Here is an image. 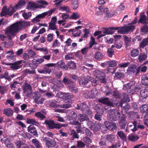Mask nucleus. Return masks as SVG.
I'll use <instances>...</instances> for the list:
<instances>
[{
	"label": "nucleus",
	"instance_id": "f257e3e1",
	"mask_svg": "<svg viewBox=\"0 0 148 148\" xmlns=\"http://www.w3.org/2000/svg\"><path fill=\"white\" fill-rule=\"evenodd\" d=\"M62 82L71 92L76 93L78 89L75 82L71 79L65 77L63 78Z\"/></svg>",
	"mask_w": 148,
	"mask_h": 148
},
{
	"label": "nucleus",
	"instance_id": "f03ea898",
	"mask_svg": "<svg viewBox=\"0 0 148 148\" xmlns=\"http://www.w3.org/2000/svg\"><path fill=\"white\" fill-rule=\"evenodd\" d=\"M47 125L48 128L50 129H60L62 127H65L66 125L64 124L56 123L54 121L51 119H46L44 122Z\"/></svg>",
	"mask_w": 148,
	"mask_h": 148
},
{
	"label": "nucleus",
	"instance_id": "7ed1b4c3",
	"mask_svg": "<svg viewBox=\"0 0 148 148\" xmlns=\"http://www.w3.org/2000/svg\"><path fill=\"white\" fill-rule=\"evenodd\" d=\"M18 26L17 23H14L7 28L5 33L10 34L14 37L20 30Z\"/></svg>",
	"mask_w": 148,
	"mask_h": 148
},
{
	"label": "nucleus",
	"instance_id": "20e7f679",
	"mask_svg": "<svg viewBox=\"0 0 148 148\" xmlns=\"http://www.w3.org/2000/svg\"><path fill=\"white\" fill-rule=\"evenodd\" d=\"M94 76L96 78H98L100 82L103 84H105L106 80L105 78L106 75L104 73L100 70H96L93 72Z\"/></svg>",
	"mask_w": 148,
	"mask_h": 148
},
{
	"label": "nucleus",
	"instance_id": "39448f33",
	"mask_svg": "<svg viewBox=\"0 0 148 148\" xmlns=\"http://www.w3.org/2000/svg\"><path fill=\"white\" fill-rule=\"evenodd\" d=\"M121 114L119 111L116 109H111L109 114L110 119L111 121H116L120 118Z\"/></svg>",
	"mask_w": 148,
	"mask_h": 148
},
{
	"label": "nucleus",
	"instance_id": "423d86ee",
	"mask_svg": "<svg viewBox=\"0 0 148 148\" xmlns=\"http://www.w3.org/2000/svg\"><path fill=\"white\" fill-rule=\"evenodd\" d=\"M23 92H27L26 96L29 97L32 93V88L31 86L29 84L25 82L22 86Z\"/></svg>",
	"mask_w": 148,
	"mask_h": 148
},
{
	"label": "nucleus",
	"instance_id": "0eeeda50",
	"mask_svg": "<svg viewBox=\"0 0 148 148\" xmlns=\"http://www.w3.org/2000/svg\"><path fill=\"white\" fill-rule=\"evenodd\" d=\"M45 141V145L46 147L48 148L54 147L56 145V142L53 139H51L47 137H45L44 139Z\"/></svg>",
	"mask_w": 148,
	"mask_h": 148
},
{
	"label": "nucleus",
	"instance_id": "6e6552de",
	"mask_svg": "<svg viewBox=\"0 0 148 148\" xmlns=\"http://www.w3.org/2000/svg\"><path fill=\"white\" fill-rule=\"evenodd\" d=\"M44 8L45 7L44 6L39 5L33 1H30L28 3L26 8L28 10H34L37 8Z\"/></svg>",
	"mask_w": 148,
	"mask_h": 148
},
{
	"label": "nucleus",
	"instance_id": "1a4fd4ad",
	"mask_svg": "<svg viewBox=\"0 0 148 148\" xmlns=\"http://www.w3.org/2000/svg\"><path fill=\"white\" fill-rule=\"evenodd\" d=\"M44 61L43 59L38 58L37 59H33L32 61V63L29 64V66L31 68L36 69L38 66V64H40Z\"/></svg>",
	"mask_w": 148,
	"mask_h": 148
},
{
	"label": "nucleus",
	"instance_id": "9d476101",
	"mask_svg": "<svg viewBox=\"0 0 148 148\" xmlns=\"http://www.w3.org/2000/svg\"><path fill=\"white\" fill-rule=\"evenodd\" d=\"M138 23H140L143 25H148V18L144 12H142L140 15L139 20L138 21Z\"/></svg>",
	"mask_w": 148,
	"mask_h": 148
},
{
	"label": "nucleus",
	"instance_id": "9b49d317",
	"mask_svg": "<svg viewBox=\"0 0 148 148\" xmlns=\"http://www.w3.org/2000/svg\"><path fill=\"white\" fill-rule=\"evenodd\" d=\"M104 124L106 127L110 130H114L116 128V125L115 123L106 121Z\"/></svg>",
	"mask_w": 148,
	"mask_h": 148
},
{
	"label": "nucleus",
	"instance_id": "f8f14e48",
	"mask_svg": "<svg viewBox=\"0 0 148 148\" xmlns=\"http://www.w3.org/2000/svg\"><path fill=\"white\" fill-rule=\"evenodd\" d=\"M123 98L121 99L120 102H119V103H116V104H119L120 106H123V104H124L125 103H128L130 101L129 96L125 93H123Z\"/></svg>",
	"mask_w": 148,
	"mask_h": 148
},
{
	"label": "nucleus",
	"instance_id": "ddd939ff",
	"mask_svg": "<svg viewBox=\"0 0 148 148\" xmlns=\"http://www.w3.org/2000/svg\"><path fill=\"white\" fill-rule=\"evenodd\" d=\"M132 124L134 126V127L133 128H131L130 129L133 132L137 131L138 129H143L145 128L144 125H140L139 123H138L137 121H133Z\"/></svg>",
	"mask_w": 148,
	"mask_h": 148
},
{
	"label": "nucleus",
	"instance_id": "4468645a",
	"mask_svg": "<svg viewBox=\"0 0 148 148\" xmlns=\"http://www.w3.org/2000/svg\"><path fill=\"white\" fill-rule=\"evenodd\" d=\"M99 101L103 104H106L108 106H114L113 104L111 102L110 99L108 98H101L99 99Z\"/></svg>",
	"mask_w": 148,
	"mask_h": 148
},
{
	"label": "nucleus",
	"instance_id": "2eb2a0df",
	"mask_svg": "<svg viewBox=\"0 0 148 148\" xmlns=\"http://www.w3.org/2000/svg\"><path fill=\"white\" fill-rule=\"evenodd\" d=\"M125 118L124 115L123 114L121 117V119L119 123L120 127L121 129H124L126 125L127 122Z\"/></svg>",
	"mask_w": 148,
	"mask_h": 148
},
{
	"label": "nucleus",
	"instance_id": "dca6fc26",
	"mask_svg": "<svg viewBox=\"0 0 148 148\" xmlns=\"http://www.w3.org/2000/svg\"><path fill=\"white\" fill-rule=\"evenodd\" d=\"M119 28V27H111L105 29L104 31L103 32V33L107 34H112L114 32V30H118Z\"/></svg>",
	"mask_w": 148,
	"mask_h": 148
},
{
	"label": "nucleus",
	"instance_id": "f3484780",
	"mask_svg": "<svg viewBox=\"0 0 148 148\" xmlns=\"http://www.w3.org/2000/svg\"><path fill=\"white\" fill-rule=\"evenodd\" d=\"M21 61H18L17 62H14L13 63L10 64V68L13 70H17L21 68L22 67V65H20L21 64Z\"/></svg>",
	"mask_w": 148,
	"mask_h": 148
},
{
	"label": "nucleus",
	"instance_id": "a211bd4d",
	"mask_svg": "<svg viewBox=\"0 0 148 148\" xmlns=\"http://www.w3.org/2000/svg\"><path fill=\"white\" fill-rule=\"evenodd\" d=\"M98 91L96 88H93L89 91L87 94V96L89 98H94L97 95Z\"/></svg>",
	"mask_w": 148,
	"mask_h": 148
},
{
	"label": "nucleus",
	"instance_id": "6ab92c4d",
	"mask_svg": "<svg viewBox=\"0 0 148 148\" xmlns=\"http://www.w3.org/2000/svg\"><path fill=\"white\" fill-rule=\"evenodd\" d=\"M118 33L120 34H127L129 32L127 26H124L123 27H119Z\"/></svg>",
	"mask_w": 148,
	"mask_h": 148
},
{
	"label": "nucleus",
	"instance_id": "aec40b11",
	"mask_svg": "<svg viewBox=\"0 0 148 148\" xmlns=\"http://www.w3.org/2000/svg\"><path fill=\"white\" fill-rule=\"evenodd\" d=\"M60 94L63 96V97H60L62 98V99H70L73 98L74 96L71 93H66L59 92L58 94Z\"/></svg>",
	"mask_w": 148,
	"mask_h": 148
},
{
	"label": "nucleus",
	"instance_id": "412c9836",
	"mask_svg": "<svg viewBox=\"0 0 148 148\" xmlns=\"http://www.w3.org/2000/svg\"><path fill=\"white\" fill-rule=\"evenodd\" d=\"M28 132L32 134L33 136L37 135V132L35 127L33 125H31L27 128Z\"/></svg>",
	"mask_w": 148,
	"mask_h": 148
},
{
	"label": "nucleus",
	"instance_id": "4be33fe9",
	"mask_svg": "<svg viewBox=\"0 0 148 148\" xmlns=\"http://www.w3.org/2000/svg\"><path fill=\"white\" fill-rule=\"evenodd\" d=\"M20 30L23 27H26L30 25V22L28 21H23L17 22Z\"/></svg>",
	"mask_w": 148,
	"mask_h": 148
},
{
	"label": "nucleus",
	"instance_id": "5701e85b",
	"mask_svg": "<svg viewBox=\"0 0 148 148\" xmlns=\"http://www.w3.org/2000/svg\"><path fill=\"white\" fill-rule=\"evenodd\" d=\"M78 119L80 122L87 121L90 120L86 114H79L78 116Z\"/></svg>",
	"mask_w": 148,
	"mask_h": 148
},
{
	"label": "nucleus",
	"instance_id": "b1692460",
	"mask_svg": "<svg viewBox=\"0 0 148 148\" xmlns=\"http://www.w3.org/2000/svg\"><path fill=\"white\" fill-rule=\"evenodd\" d=\"M104 56L101 52L97 51L95 52L94 55V58L97 60L100 61L103 59Z\"/></svg>",
	"mask_w": 148,
	"mask_h": 148
},
{
	"label": "nucleus",
	"instance_id": "393cba45",
	"mask_svg": "<svg viewBox=\"0 0 148 148\" xmlns=\"http://www.w3.org/2000/svg\"><path fill=\"white\" fill-rule=\"evenodd\" d=\"M13 44L14 43L12 41L8 40L6 41L3 42L1 43L2 46L6 48H8L13 46Z\"/></svg>",
	"mask_w": 148,
	"mask_h": 148
},
{
	"label": "nucleus",
	"instance_id": "a878e982",
	"mask_svg": "<svg viewBox=\"0 0 148 148\" xmlns=\"http://www.w3.org/2000/svg\"><path fill=\"white\" fill-rule=\"evenodd\" d=\"M141 83L144 85L148 86V76L147 75L144 74L142 76Z\"/></svg>",
	"mask_w": 148,
	"mask_h": 148
},
{
	"label": "nucleus",
	"instance_id": "bb28decb",
	"mask_svg": "<svg viewBox=\"0 0 148 148\" xmlns=\"http://www.w3.org/2000/svg\"><path fill=\"white\" fill-rule=\"evenodd\" d=\"M141 112L143 114H145V116L148 117V106L145 105L142 106L140 108Z\"/></svg>",
	"mask_w": 148,
	"mask_h": 148
},
{
	"label": "nucleus",
	"instance_id": "cd10ccee",
	"mask_svg": "<svg viewBox=\"0 0 148 148\" xmlns=\"http://www.w3.org/2000/svg\"><path fill=\"white\" fill-rule=\"evenodd\" d=\"M47 102L50 107L56 108L58 106L57 103V102L55 100H49L47 101Z\"/></svg>",
	"mask_w": 148,
	"mask_h": 148
},
{
	"label": "nucleus",
	"instance_id": "c85d7f7f",
	"mask_svg": "<svg viewBox=\"0 0 148 148\" xmlns=\"http://www.w3.org/2000/svg\"><path fill=\"white\" fill-rule=\"evenodd\" d=\"M136 70V66L135 65H131L127 69V71L130 74L134 73Z\"/></svg>",
	"mask_w": 148,
	"mask_h": 148
},
{
	"label": "nucleus",
	"instance_id": "c756f323",
	"mask_svg": "<svg viewBox=\"0 0 148 148\" xmlns=\"http://www.w3.org/2000/svg\"><path fill=\"white\" fill-rule=\"evenodd\" d=\"M135 83L134 81L130 82L128 84L124 85V88H125L127 89H130L132 91V89H133V87H134Z\"/></svg>",
	"mask_w": 148,
	"mask_h": 148
},
{
	"label": "nucleus",
	"instance_id": "7c9ffc66",
	"mask_svg": "<svg viewBox=\"0 0 148 148\" xmlns=\"http://www.w3.org/2000/svg\"><path fill=\"white\" fill-rule=\"evenodd\" d=\"M141 97L143 99H146L148 97V89L142 90L140 91Z\"/></svg>",
	"mask_w": 148,
	"mask_h": 148
},
{
	"label": "nucleus",
	"instance_id": "2f4dec72",
	"mask_svg": "<svg viewBox=\"0 0 148 148\" xmlns=\"http://www.w3.org/2000/svg\"><path fill=\"white\" fill-rule=\"evenodd\" d=\"M32 144L35 146L36 148H41L42 145L39 141L36 139H33L32 140Z\"/></svg>",
	"mask_w": 148,
	"mask_h": 148
},
{
	"label": "nucleus",
	"instance_id": "473e14b6",
	"mask_svg": "<svg viewBox=\"0 0 148 148\" xmlns=\"http://www.w3.org/2000/svg\"><path fill=\"white\" fill-rule=\"evenodd\" d=\"M70 135L72 136L70 138L71 140H73L75 138L78 139L79 138V136L77 134L74 130H72L70 131Z\"/></svg>",
	"mask_w": 148,
	"mask_h": 148
},
{
	"label": "nucleus",
	"instance_id": "72a5a7b5",
	"mask_svg": "<svg viewBox=\"0 0 148 148\" xmlns=\"http://www.w3.org/2000/svg\"><path fill=\"white\" fill-rule=\"evenodd\" d=\"M35 116L41 120H43L46 118V117L40 112H37L35 113Z\"/></svg>",
	"mask_w": 148,
	"mask_h": 148
},
{
	"label": "nucleus",
	"instance_id": "f704fd0d",
	"mask_svg": "<svg viewBox=\"0 0 148 148\" xmlns=\"http://www.w3.org/2000/svg\"><path fill=\"white\" fill-rule=\"evenodd\" d=\"M72 101L71 100L67 101L64 104L60 105V107L62 108H68L71 107Z\"/></svg>",
	"mask_w": 148,
	"mask_h": 148
},
{
	"label": "nucleus",
	"instance_id": "c9c22d12",
	"mask_svg": "<svg viewBox=\"0 0 148 148\" xmlns=\"http://www.w3.org/2000/svg\"><path fill=\"white\" fill-rule=\"evenodd\" d=\"M147 56L144 53H140L138 57V60L140 62H142L146 60Z\"/></svg>",
	"mask_w": 148,
	"mask_h": 148
},
{
	"label": "nucleus",
	"instance_id": "e433bc0d",
	"mask_svg": "<svg viewBox=\"0 0 148 148\" xmlns=\"http://www.w3.org/2000/svg\"><path fill=\"white\" fill-rule=\"evenodd\" d=\"M79 82V84L81 85H85L88 84V81L87 80L86 77H82L80 79Z\"/></svg>",
	"mask_w": 148,
	"mask_h": 148
},
{
	"label": "nucleus",
	"instance_id": "4c0bfd02",
	"mask_svg": "<svg viewBox=\"0 0 148 148\" xmlns=\"http://www.w3.org/2000/svg\"><path fill=\"white\" fill-rule=\"evenodd\" d=\"M148 45V38L143 39L141 42L140 43L139 47L141 48H143L146 45Z\"/></svg>",
	"mask_w": 148,
	"mask_h": 148
},
{
	"label": "nucleus",
	"instance_id": "58836bf2",
	"mask_svg": "<svg viewBox=\"0 0 148 148\" xmlns=\"http://www.w3.org/2000/svg\"><path fill=\"white\" fill-rule=\"evenodd\" d=\"M58 65L60 66L61 68L65 70H67L68 67L66 65L64 62L62 60H61L57 62Z\"/></svg>",
	"mask_w": 148,
	"mask_h": 148
},
{
	"label": "nucleus",
	"instance_id": "ea45409f",
	"mask_svg": "<svg viewBox=\"0 0 148 148\" xmlns=\"http://www.w3.org/2000/svg\"><path fill=\"white\" fill-rule=\"evenodd\" d=\"M130 55L132 57H135L137 56L139 54V50L136 49H133L130 52Z\"/></svg>",
	"mask_w": 148,
	"mask_h": 148
},
{
	"label": "nucleus",
	"instance_id": "a19ab883",
	"mask_svg": "<svg viewBox=\"0 0 148 148\" xmlns=\"http://www.w3.org/2000/svg\"><path fill=\"white\" fill-rule=\"evenodd\" d=\"M3 114L7 116H11L13 114L12 111L10 108L5 109L3 110Z\"/></svg>",
	"mask_w": 148,
	"mask_h": 148
},
{
	"label": "nucleus",
	"instance_id": "79ce46f5",
	"mask_svg": "<svg viewBox=\"0 0 148 148\" xmlns=\"http://www.w3.org/2000/svg\"><path fill=\"white\" fill-rule=\"evenodd\" d=\"M117 134L121 139L125 141L126 140V136L123 131H118L117 132Z\"/></svg>",
	"mask_w": 148,
	"mask_h": 148
},
{
	"label": "nucleus",
	"instance_id": "37998d69",
	"mask_svg": "<svg viewBox=\"0 0 148 148\" xmlns=\"http://www.w3.org/2000/svg\"><path fill=\"white\" fill-rule=\"evenodd\" d=\"M0 78L1 79L5 78L9 81L11 80L10 76L8 75V73L7 72H5L4 73L1 75Z\"/></svg>",
	"mask_w": 148,
	"mask_h": 148
},
{
	"label": "nucleus",
	"instance_id": "c03bdc74",
	"mask_svg": "<svg viewBox=\"0 0 148 148\" xmlns=\"http://www.w3.org/2000/svg\"><path fill=\"white\" fill-rule=\"evenodd\" d=\"M80 110L82 111V112H84L88 108V106L86 103L83 102L80 103Z\"/></svg>",
	"mask_w": 148,
	"mask_h": 148
},
{
	"label": "nucleus",
	"instance_id": "a18cd8bd",
	"mask_svg": "<svg viewBox=\"0 0 148 148\" xmlns=\"http://www.w3.org/2000/svg\"><path fill=\"white\" fill-rule=\"evenodd\" d=\"M128 139L131 141L135 142L139 138V137L137 136L130 135L128 137Z\"/></svg>",
	"mask_w": 148,
	"mask_h": 148
},
{
	"label": "nucleus",
	"instance_id": "49530a36",
	"mask_svg": "<svg viewBox=\"0 0 148 148\" xmlns=\"http://www.w3.org/2000/svg\"><path fill=\"white\" fill-rule=\"evenodd\" d=\"M19 4H16L15 5L14 7H13L11 11H8V14L10 16L12 15L15 12V10L16 8L18 7Z\"/></svg>",
	"mask_w": 148,
	"mask_h": 148
},
{
	"label": "nucleus",
	"instance_id": "de8ad7c7",
	"mask_svg": "<svg viewBox=\"0 0 148 148\" xmlns=\"http://www.w3.org/2000/svg\"><path fill=\"white\" fill-rule=\"evenodd\" d=\"M71 5L73 9L75 10L78 7V0H71Z\"/></svg>",
	"mask_w": 148,
	"mask_h": 148
},
{
	"label": "nucleus",
	"instance_id": "09e8293b",
	"mask_svg": "<svg viewBox=\"0 0 148 148\" xmlns=\"http://www.w3.org/2000/svg\"><path fill=\"white\" fill-rule=\"evenodd\" d=\"M125 44L126 45L127 47L129 46L130 42H131V38H129L127 36L125 35L123 36Z\"/></svg>",
	"mask_w": 148,
	"mask_h": 148
},
{
	"label": "nucleus",
	"instance_id": "8fccbe9b",
	"mask_svg": "<svg viewBox=\"0 0 148 148\" xmlns=\"http://www.w3.org/2000/svg\"><path fill=\"white\" fill-rule=\"evenodd\" d=\"M82 140L84 142L87 144L89 145L92 142L90 138L88 137L87 136H85L82 138Z\"/></svg>",
	"mask_w": 148,
	"mask_h": 148
},
{
	"label": "nucleus",
	"instance_id": "3c124183",
	"mask_svg": "<svg viewBox=\"0 0 148 148\" xmlns=\"http://www.w3.org/2000/svg\"><path fill=\"white\" fill-rule=\"evenodd\" d=\"M59 10L62 11H66L67 13H69L70 12L69 8L68 6H60Z\"/></svg>",
	"mask_w": 148,
	"mask_h": 148
},
{
	"label": "nucleus",
	"instance_id": "603ef678",
	"mask_svg": "<svg viewBox=\"0 0 148 148\" xmlns=\"http://www.w3.org/2000/svg\"><path fill=\"white\" fill-rule=\"evenodd\" d=\"M68 66L70 69H75L76 68V65L75 63L72 61L69 62L68 63Z\"/></svg>",
	"mask_w": 148,
	"mask_h": 148
},
{
	"label": "nucleus",
	"instance_id": "864d4df0",
	"mask_svg": "<svg viewBox=\"0 0 148 148\" xmlns=\"http://www.w3.org/2000/svg\"><path fill=\"white\" fill-rule=\"evenodd\" d=\"M26 122L28 124H32L35 125L36 124H38V123L34 119L27 118V119Z\"/></svg>",
	"mask_w": 148,
	"mask_h": 148
},
{
	"label": "nucleus",
	"instance_id": "5fc2aeb1",
	"mask_svg": "<svg viewBox=\"0 0 148 148\" xmlns=\"http://www.w3.org/2000/svg\"><path fill=\"white\" fill-rule=\"evenodd\" d=\"M127 114L129 117L132 118L136 117L138 115V113L134 111L129 112Z\"/></svg>",
	"mask_w": 148,
	"mask_h": 148
},
{
	"label": "nucleus",
	"instance_id": "6e6d98bb",
	"mask_svg": "<svg viewBox=\"0 0 148 148\" xmlns=\"http://www.w3.org/2000/svg\"><path fill=\"white\" fill-rule=\"evenodd\" d=\"M127 103H125L124 104H123V106H120L119 104L118 106L121 107V108L123 107V110H125L126 111V110H129L130 108V105Z\"/></svg>",
	"mask_w": 148,
	"mask_h": 148
},
{
	"label": "nucleus",
	"instance_id": "4d7b16f0",
	"mask_svg": "<svg viewBox=\"0 0 148 148\" xmlns=\"http://www.w3.org/2000/svg\"><path fill=\"white\" fill-rule=\"evenodd\" d=\"M40 97L41 95L40 94L34 92V95L33 96V97L34 99V101L36 103H37L38 101V100L40 99Z\"/></svg>",
	"mask_w": 148,
	"mask_h": 148
},
{
	"label": "nucleus",
	"instance_id": "13d9d810",
	"mask_svg": "<svg viewBox=\"0 0 148 148\" xmlns=\"http://www.w3.org/2000/svg\"><path fill=\"white\" fill-rule=\"evenodd\" d=\"M124 77V74L120 72H117L115 73V77L117 79L123 78Z\"/></svg>",
	"mask_w": 148,
	"mask_h": 148
},
{
	"label": "nucleus",
	"instance_id": "bf43d9fd",
	"mask_svg": "<svg viewBox=\"0 0 148 148\" xmlns=\"http://www.w3.org/2000/svg\"><path fill=\"white\" fill-rule=\"evenodd\" d=\"M140 31L141 32L146 33L148 32V26L147 25H144L141 27Z\"/></svg>",
	"mask_w": 148,
	"mask_h": 148
},
{
	"label": "nucleus",
	"instance_id": "052dcab7",
	"mask_svg": "<svg viewBox=\"0 0 148 148\" xmlns=\"http://www.w3.org/2000/svg\"><path fill=\"white\" fill-rule=\"evenodd\" d=\"M82 33L81 30H77L75 29L74 31L73 32L72 34L74 37H76L79 36Z\"/></svg>",
	"mask_w": 148,
	"mask_h": 148
},
{
	"label": "nucleus",
	"instance_id": "680f3d73",
	"mask_svg": "<svg viewBox=\"0 0 148 148\" xmlns=\"http://www.w3.org/2000/svg\"><path fill=\"white\" fill-rule=\"evenodd\" d=\"M77 147L78 148H82L85 146V144L82 141H77Z\"/></svg>",
	"mask_w": 148,
	"mask_h": 148
},
{
	"label": "nucleus",
	"instance_id": "e2e57ef3",
	"mask_svg": "<svg viewBox=\"0 0 148 148\" xmlns=\"http://www.w3.org/2000/svg\"><path fill=\"white\" fill-rule=\"evenodd\" d=\"M114 50L112 48H108L107 51V54L108 56L109 57H112V56L114 54Z\"/></svg>",
	"mask_w": 148,
	"mask_h": 148
},
{
	"label": "nucleus",
	"instance_id": "0e129e2a",
	"mask_svg": "<svg viewBox=\"0 0 148 148\" xmlns=\"http://www.w3.org/2000/svg\"><path fill=\"white\" fill-rule=\"evenodd\" d=\"M80 17V15L77 13H73L69 17V18H71L72 19H76Z\"/></svg>",
	"mask_w": 148,
	"mask_h": 148
},
{
	"label": "nucleus",
	"instance_id": "69168bd1",
	"mask_svg": "<svg viewBox=\"0 0 148 148\" xmlns=\"http://www.w3.org/2000/svg\"><path fill=\"white\" fill-rule=\"evenodd\" d=\"M57 28L56 24L49 23L48 29L51 30H55L57 29Z\"/></svg>",
	"mask_w": 148,
	"mask_h": 148
},
{
	"label": "nucleus",
	"instance_id": "338daca9",
	"mask_svg": "<svg viewBox=\"0 0 148 148\" xmlns=\"http://www.w3.org/2000/svg\"><path fill=\"white\" fill-rule=\"evenodd\" d=\"M123 42L120 41H119L118 42H115V47L117 49H120L122 46Z\"/></svg>",
	"mask_w": 148,
	"mask_h": 148
},
{
	"label": "nucleus",
	"instance_id": "774afa93",
	"mask_svg": "<svg viewBox=\"0 0 148 148\" xmlns=\"http://www.w3.org/2000/svg\"><path fill=\"white\" fill-rule=\"evenodd\" d=\"M95 110L96 111L97 114H102L103 113V110L102 107H99L97 106L95 108Z\"/></svg>",
	"mask_w": 148,
	"mask_h": 148
}]
</instances>
